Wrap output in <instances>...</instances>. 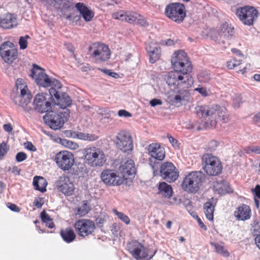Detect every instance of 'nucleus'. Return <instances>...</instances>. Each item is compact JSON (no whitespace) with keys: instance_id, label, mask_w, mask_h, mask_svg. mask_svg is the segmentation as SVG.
Segmentation results:
<instances>
[{"instance_id":"45","label":"nucleus","mask_w":260,"mask_h":260,"mask_svg":"<svg viewBox=\"0 0 260 260\" xmlns=\"http://www.w3.org/2000/svg\"><path fill=\"white\" fill-rule=\"evenodd\" d=\"M126 12L119 11L113 14L112 17L115 19H118L121 21H125L126 18Z\"/></svg>"},{"instance_id":"47","label":"nucleus","mask_w":260,"mask_h":260,"mask_svg":"<svg viewBox=\"0 0 260 260\" xmlns=\"http://www.w3.org/2000/svg\"><path fill=\"white\" fill-rule=\"evenodd\" d=\"M137 17V18L136 22L138 24L143 27H147L149 25L148 22L144 16L138 14V16Z\"/></svg>"},{"instance_id":"2","label":"nucleus","mask_w":260,"mask_h":260,"mask_svg":"<svg viewBox=\"0 0 260 260\" xmlns=\"http://www.w3.org/2000/svg\"><path fill=\"white\" fill-rule=\"evenodd\" d=\"M192 71L184 70L179 72L168 73L167 83L171 87L177 89H187L190 88L194 82L190 75Z\"/></svg>"},{"instance_id":"25","label":"nucleus","mask_w":260,"mask_h":260,"mask_svg":"<svg viewBox=\"0 0 260 260\" xmlns=\"http://www.w3.org/2000/svg\"><path fill=\"white\" fill-rule=\"evenodd\" d=\"M57 188L59 191L68 196L72 195L75 190L74 185L68 177L60 180L57 185Z\"/></svg>"},{"instance_id":"52","label":"nucleus","mask_w":260,"mask_h":260,"mask_svg":"<svg viewBox=\"0 0 260 260\" xmlns=\"http://www.w3.org/2000/svg\"><path fill=\"white\" fill-rule=\"evenodd\" d=\"M242 98L240 95H238L236 96L233 99V104L235 107L239 108L240 107V104L242 103Z\"/></svg>"},{"instance_id":"13","label":"nucleus","mask_w":260,"mask_h":260,"mask_svg":"<svg viewBox=\"0 0 260 260\" xmlns=\"http://www.w3.org/2000/svg\"><path fill=\"white\" fill-rule=\"evenodd\" d=\"M74 228L78 236L83 238L92 235L96 229L94 221L88 219L77 220Z\"/></svg>"},{"instance_id":"43","label":"nucleus","mask_w":260,"mask_h":260,"mask_svg":"<svg viewBox=\"0 0 260 260\" xmlns=\"http://www.w3.org/2000/svg\"><path fill=\"white\" fill-rule=\"evenodd\" d=\"M244 153L248 154L250 152L260 154V146H249L243 149Z\"/></svg>"},{"instance_id":"44","label":"nucleus","mask_w":260,"mask_h":260,"mask_svg":"<svg viewBox=\"0 0 260 260\" xmlns=\"http://www.w3.org/2000/svg\"><path fill=\"white\" fill-rule=\"evenodd\" d=\"M30 38L28 35L20 37L19 40V45L20 46V49L24 50L27 48L28 45L27 39Z\"/></svg>"},{"instance_id":"58","label":"nucleus","mask_w":260,"mask_h":260,"mask_svg":"<svg viewBox=\"0 0 260 260\" xmlns=\"http://www.w3.org/2000/svg\"><path fill=\"white\" fill-rule=\"evenodd\" d=\"M162 104V102L159 99H153L150 102V105L152 107H155L157 105H160Z\"/></svg>"},{"instance_id":"34","label":"nucleus","mask_w":260,"mask_h":260,"mask_svg":"<svg viewBox=\"0 0 260 260\" xmlns=\"http://www.w3.org/2000/svg\"><path fill=\"white\" fill-rule=\"evenodd\" d=\"M158 191L159 193L168 199H170L173 193V190L172 186L165 182L159 183Z\"/></svg>"},{"instance_id":"48","label":"nucleus","mask_w":260,"mask_h":260,"mask_svg":"<svg viewBox=\"0 0 260 260\" xmlns=\"http://www.w3.org/2000/svg\"><path fill=\"white\" fill-rule=\"evenodd\" d=\"M218 142L215 140H211L206 147L207 151L212 152L216 150L218 146Z\"/></svg>"},{"instance_id":"38","label":"nucleus","mask_w":260,"mask_h":260,"mask_svg":"<svg viewBox=\"0 0 260 260\" xmlns=\"http://www.w3.org/2000/svg\"><path fill=\"white\" fill-rule=\"evenodd\" d=\"M76 136L77 138L84 141H93L98 139V136L92 134H86L77 132Z\"/></svg>"},{"instance_id":"46","label":"nucleus","mask_w":260,"mask_h":260,"mask_svg":"<svg viewBox=\"0 0 260 260\" xmlns=\"http://www.w3.org/2000/svg\"><path fill=\"white\" fill-rule=\"evenodd\" d=\"M9 150V146L5 143L0 144V158H2L7 153Z\"/></svg>"},{"instance_id":"49","label":"nucleus","mask_w":260,"mask_h":260,"mask_svg":"<svg viewBox=\"0 0 260 260\" xmlns=\"http://www.w3.org/2000/svg\"><path fill=\"white\" fill-rule=\"evenodd\" d=\"M51 88H54L55 90L60 89L62 87V84L58 80L54 78H50Z\"/></svg>"},{"instance_id":"53","label":"nucleus","mask_w":260,"mask_h":260,"mask_svg":"<svg viewBox=\"0 0 260 260\" xmlns=\"http://www.w3.org/2000/svg\"><path fill=\"white\" fill-rule=\"evenodd\" d=\"M7 207L12 211L19 212L20 211V209L16 205L11 203H8L7 204Z\"/></svg>"},{"instance_id":"12","label":"nucleus","mask_w":260,"mask_h":260,"mask_svg":"<svg viewBox=\"0 0 260 260\" xmlns=\"http://www.w3.org/2000/svg\"><path fill=\"white\" fill-rule=\"evenodd\" d=\"M126 249L132 256L137 260L150 259L153 255H149V250L142 243L136 240L126 244Z\"/></svg>"},{"instance_id":"56","label":"nucleus","mask_w":260,"mask_h":260,"mask_svg":"<svg viewBox=\"0 0 260 260\" xmlns=\"http://www.w3.org/2000/svg\"><path fill=\"white\" fill-rule=\"evenodd\" d=\"M44 204V199L42 198H37L34 201L35 205L38 208H41Z\"/></svg>"},{"instance_id":"61","label":"nucleus","mask_w":260,"mask_h":260,"mask_svg":"<svg viewBox=\"0 0 260 260\" xmlns=\"http://www.w3.org/2000/svg\"><path fill=\"white\" fill-rule=\"evenodd\" d=\"M170 203L172 205H179L181 203V200L177 197H174Z\"/></svg>"},{"instance_id":"16","label":"nucleus","mask_w":260,"mask_h":260,"mask_svg":"<svg viewBox=\"0 0 260 260\" xmlns=\"http://www.w3.org/2000/svg\"><path fill=\"white\" fill-rule=\"evenodd\" d=\"M46 93H40L37 94L34 99V104H35V109L39 112L44 113L52 110L54 104L53 103L52 97L47 100V96H49Z\"/></svg>"},{"instance_id":"33","label":"nucleus","mask_w":260,"mask_h":260,"mask_svg":"<svg viewBox=\"0 0 260 260\" xmlns=\"http://www.w3.org/2000/svg\"><path fill=\"white\" fill-rule=\"evenodd\" d=\"M216 205V202L213 198H211L204 205V210L206 216L209 220H212L213 219V213L214 208Z\"/></svg>"},{"instance_id":"10","label":"nucleus","mask_w":260,"mask_h":260,"mask_svg":"<svg viewBox=\"0 0 260 260\" xmlns=\"http://www.w3.org/2000/svg\"><path fill=\"white\" fill-rule=\"evenodd\" d=\"M258 10L253 6H245L236 9V15L245 25H252L258 16Z\"/></svg>"},{"instance_id":"42","label":"nucleus","mask_w":260,"mask_h":260,"mask_svg":"<svg viewBox=\"0 0 260 260\" xmlns=\"http://www.w3.org/2000/svg\"><path fill=\"white\" fill-rule=\"evenodd\" d=\"M138 14L134 12H127L126 13V18L125 21L130 23L136 22Z\"/></svg>"},{"instance_id":"62","label":"nucleus","mask_w":260,"mask_h":260,"mask_svg":"<svg viewBox=\"0 0 260 260\" xmlns=\"http://www.w3.org/2000/svg\"><path fill=\"white\" fill-rule=\"evenodd\" d=\"M253 191L254 192L255 196L260 199V185H257Z\"/></svg>"},{"instance_id":"3","label":"nucleus","mask_w":260,"mask_h":260,"mask_svg":"<svg viewBox=\"0 0 260 260\" xmlns=\"http://www.w3.org/2000/svg\"><path fill=\"white\" fill-rule=\"evenodd\" d=\"M215 111V105L212 106L203 105L195 107L196 115L201 121L199 129L212 128L216 127Z\"/></svg>"},{"instance_id":"8","label":"nucleus","mask_w":260,"mask_h":260,"mask_svg":"<svg viewBox=\"0 0 260 260\" xmlns=\"http://www.w3.org/2000/svg\"><path fill=\"white\" fill-rule=\"evenodd\" d=\"M202 164L205 172L209 176H217L222 172L223 167L220 160L211 154L203 155Z\"/></svg>"},{"instance_id":"31","label":"nucleus","mask_w":260,"mask_h":260,"mask_svg":"<svg viewBox=\"0 0 260 260\" xmlns=\"http://www.w3.org/2000/svg\"><path fill=\"white\" fill-rule=\"evenodd\" d=\"M75 7L85 21H90L92 19L94 16V12L83 3H77Z\"/></svg>"},{"instance_id":"15","label":"nucleus","mask_w":260,"mask_h":260,"mask_svg":"<svg viewBox=\"0 0 260 260\" xmlns=\"http://www.w3.org/2000/svg\"><path fill=\"white\" fill-rule=\"evenodd\" d=\"M160 175L167 182L173 183L178 179L179 171L172 162H165L161 165Z\"/></svg>"},{"instance_id":"17","label":"nucleus","mask_w":260,"mask_h":260,"mask_svg":"<svg viewBox=\"0 0 260 260\" xmlns=\"http://www.w3.org/2000/svg\"><path fill=\"white\" fill-rule=\"evenodd\" d=\"M0 55L5 62L12 63L18 57L17 49L13 43L5 42L0 46Z\"/></svg>"},{"instance_id":"63","label":"nucleus","mask_w":260,"mask_h":260,"mask_svg":"<svg viewBox=\"0 0 260 260\" xmlns=\"http://www.w3.org/2000/svg\"><path fill=\"white\" fill-rule=\"evenodd\" d=\"M253 121L256 124H260V112L254 115Z\"/></svg>"},{"instance_id":"35","label":"nucleus","mask_w":260,"mask_h":260,"mask_svg":"<svg viewBox=\"0 0 260 260\" xmlns=\"http://www.w3.org/2000/svg\"><path fill=\"white\" fill-rule=\"evenodd\" d=\"M48 4L61 11L68 10L71 7L70 0H49Z\"/></svg>"},{"instance_id":"27","label":"nucleus","mask_w":260,"mask_h":260,"mask_svg":"<svg viewBox=\"0 0 260 260\" xmlns=\"http://www.w3.org/2000/svg\"><path fill=\"white\" fill-rule=\"evenodd\" d=\"M17 25V17L14 14L7 13L0 17V26L4 29H11Z\"/></svg>"},{"instance_id":"11","label":"nucleus","mask_w":260,"mask_h":260,"mask_svg":"<svg viewBox=\"0 0 260 260\" xmlns=\"http://www.w3.org/2000/svg\"><path fill=\"white\" fill-rule=\"evenodd\" d=\"M88 54L96 62L105 61L110 57L111 52L108 46L100 43L94 42L88 48Z\"/></svg>"},{"instance_id":"64","label":"nucleus","mask_w":260,"mask_h":260,"mask_svg":"<svg viewBox=\"0 0 260 260\" xmlns=\"http://www.w3.org/2000/svg\"><path fill=\"white\" fill-rule=\"evenodd\" d=\"M255 243L260 250V234L257 235L254 238Z\"/></svg>"},{"instance_id":"41","label":"nucleus","mask_w":260,"mask_h":260,"mask_svg":"<svg viewBox=\"0 0 260 260\" xmlns=\"http://www.w3.org/2000/svg\"><path fill=\"white\" fill-rule=\"evenodd\" d=\"M113 212L121 220L124 222L126 224H129L130 223L131 220L129 218L123 213L119 212L115 209L113 210Z\"/></svg>"},{"instance_id":"20","label":"nucleus","mask_w":260,"mask_h":260,"mask_svg":"<svg viewBox=\"0 0 260 260\" xmlns=\"http://www.w3.org/2000/svg\"><path fill=\"white\" fill-rule=\"evenodd\" d=\"M101 178L104 184L108 186H119L123 183L120 175L113 170L106 169L102 171Z\"/></svg>"},{"instance_id":"32","label":"nucleus","mask_w":260,"mask_h":260,"mask_svg":"<svg viewBox=\"0 0 260 260\" xmlns=\"http://www.w3.org/2000/svg\"><path fill=\"white\" fill-rule=\"evenodd\" d=\"M60 235L63 241L67 243L72 242L76 237L74 231L71 227L61 229L60 231Z\"/></svg>"},{"instance_id":"40","label":"nucleus","mask_w":260,"mask_h":260,"mask_svg":"<svg viewBox=\"0 0 260 260\" xmlns=\"http://www.w3.org/2000/svg\"><path fill=\"white\" fill-rule=\"evenodd\" d=\"M242 63V60L237 59L236 58H233L226 62V67L230 70H232Z\"/></svg>"},{"instance_id":"57","label":"nucleus","mask_w":260,"mask_h":260,"mask_svg":"<svg viewBox=\"0 0 260 260\" xmlns=\"http://www.w3.org/2000/svg\"><path fill=\"white\" fill-rule=\"evenodd\" d=\"M118 114L120 117H127L132 116V114L125 110H120L118 112Z\"/></svg>"},{"instance_id":"26","label":"nucleus","mask_w":260,"mask_h":260,"mask_svg":"<svg viewBox=\"0 0 260 260\" xmlns=\"http://www.w3.org/2000/svg\"><path fill=\"white\" fill-rule=\"evenodd\" d=\"M234 215L237 220H247L251 217V210L248 205L242 204L236 209Z\"/></svg>"},{"instance_id":"54","label":"nucleus","mask_w":260,"mask_h":260,"mask_svg":"<svg viewBox=\"0 0 260 260\" xmlns=\"http://www.w3.org/2000/svg\"><path fill=\"white\" fill-rule=\"evenodd\" d=\"M41 218L43 223L45 222L47 220L51 219L49 215L46 212L45 210L41 212Z\"/></svg>"},{"instance_id":"55","label":"nucleus","mask_w":260,"mask_h":260,"mask_svg":"<svg viewBox=\"0 0 260 260\" xmlns=\"http://www.w3.org/2000/svg\"><path fill=\"white\" fill-rule=\"evenodd\" d=\"M196 91H198L202 95L206 96L208 95V92L206 88L203 87H199L194 89Z\"/></svg>"},{"instance_id":"24","label":"nucleus","mask_w":260,"mask_h":260,"mask_svg":"<svg viewBox=\"0 0 260 260\" xmlns=\"http://www.w3.org/2000/svg\"><path fill=\"white\" fill-rule=\"evenodd\" d=\"M148 154L158 160H162L165 157V150L158 143H152L148 146Z\"/></svg>"},{"instance_id":"23","label":"nucleus","mask_w":260,"mask_h":260,"mask_svg":"<svg viewBox=\"0 0 260 260\" xmlns=\"http://www.w3.org/2000/svg\"><path fill=\"white\" fill-rule=\"evenodd\" d=\"M50 95L51 97H54L56 100V104L59 105L61 108H66L72 104V100L70 96L66 93L60 94L58 90H55L53 88L49 89Z\"/></svg>"},{"instance_id":"4","label":"nucleus","mask_w":260,"mask_h":260,"mask_svg":"<svg viewBox=\"0 0 260 260\" xmlns=\"http://www.w3.org/2000/svg\"><path fill=\"white\" fill-rule=\"evenodd\" d=\"M205 178L201 171H192L186 174L181 183L182 190L188 193L195 194L200 190Z\"/></svg>"},{"instance_id":"9","label":"nucleus","mask_w":260,"mask_h":260,"mask_svg":"<svg viewBox=\"0 0 260 260\" xmlns=\"http://www.w3.org/2000/svg\"><path fill=\"white\" fill-rule=\"evenodd\" d=\"M171 63L174 69L171 72L192 71L191 62L187 53L183 50H179L175 51L171 56Z\"/></svg>"},{"instance_id":"28","label":"nucleus","mask_w":260,"mask_h":260,"mask_svg":"<svg viewBox=\"0 0 260 260\" xmlns=\"http://www.w3.org/2000/svg\"><path fill=\"white\" fill-rule=\"evenodd\" d=\"M213 190L220 194L233 192L230 184L223 179L216 180L213 183Z\"/></svg>"},{"instance_id":"1","label":"nucleus","mask_w":260,"mask_h":260,"mask_svg":"<svg viewBox=\"0 0 260 260\" xmlns=\"http://www.w3.org/2000/svg\"><path fill=\"white\" fill-rule=\"evenodd\" d=\"M15 87L17 92L13 91L11 93V99L15 105L21 107L25 111H30L32 95L24 80L18 78L15 81Z\"/></svg>"},{"instance_id":"50","label":"nucleus","mask_w":260,"mask_h":260,"mask_svg":"<svg viewBox=\"0 0 260 260\" xmlns=\"http://www.w3.org/2000/svg\"><path fill=\"white\" fill-rule=\"evenodd\" d=\"M167 138H168L169 142L172 144V146L175 148H179V143L177 140L173 138L170 135H168Z\"/></svg>"},{"instance_id":"30","label":"nucleus","mask_w":260,"mask_h":260,"mask_svg":"<svg viewBox=\"0 0 260 260\" xmlns=\"http://www.w3.org/2000/svg\"><path fill=\"white\" fill-rule=\"evenodd\" d=\"M215 120L217 123V121H220L223 123H226L230 121V113L227 109L223 106L215 105Z\"/></svg>"},{"instance_id":"22","label":"nucleus","mask_w":260,"mask_h":260,"mask_svg":"<svg viewBox=\"0 0 260 260\" xmlns=\"http://www.w3.org/2000/svg\"><path fill=\"white\" fill-rule=\"evenodd\" d=\"M190 95L188 90L178 89L175 94L168 96V99L172 105L179 107L182 105L183 102L188 100Z\"/></svg>"},{"instance_id":"7","label":"nucleus","mask_w":260,"mask_h":260,"mask_svg":"<svg viewBox=\"0 0 260 260\" xmlns=\"http://www.w3.org/2000/svg\"><path fill=\"white\" fill-rule=\"evenodd\" d=\"M164 14L170 20L177 24H180L186 17V7L181 3H170L166 6Z\"/></svg>"},{"instance_id":"51","label":"nucleus","mask_w":260,"mask_h":260,"mask_svg":"<svg viewBox=\"0 0 260 260\" xmlns=\"http://www.w3.org/2000/svg\"><path fill=\"white\" fill-rule=\"evenodd\" d=\"M27 157L26 154L23 152H18L16 156V160L18 162L24 160Z\"/></svg>"},{"instance_id":"6","label":"nucleus","mask_w":260,"mask_h":260,"mask_svg":"<svg viewBox=\"0 0 260 260\" xmlns=\"http://www.w3.org/2000/svg\"><path fill=\"white\" fill-rule=\"evenodd\" d=\"M70 110L66 109L62 112H56L51 110L46 113L43 117L45 123L54 130L61 129L70 117Z\"/></svg>"},{"instance_id":"59","label":"nucleus","mask_w":260,"mask_h":260,"mask_svg":"<svg viewBox=\"0 0 260 260\" xmlns=\"http://www.w3.org/2000/svg\"><path fill=\"white\" fill-rule=\"evenodd\" d=\"M226 32L227 34H228L229 36H232L234 32V28H232L231 27L226 26V27L224 28L223 33H224V35H226Z\"/></svg>"},{"instance_id":"19","label":"nucleus","mask_w":260,"mask_h":260,"mask_svg":"<svg viewBox=\"0 0 260 260\" xmlns=\"http://www.w3.org/2000/svg\"><path fill=\"white\" fill-rule=\"evenodd\" d=\"M118 173L123 182L124 180H132L136 173V168L134 160L128 159L122 161L118 168Z\"/></svg>"},{"instance_id":"5","label":"nucleus","mask_w":260,"mask_h":260,"mask_svg":"<svg viewBox=\"0 0 260 260\" xmlns=\"http://www.w3.org/2000/svg\"><path fill=\"white\" fill-rule=\"evenodd\" d=\"M83 157L85 163L91 167H102L106 161L104 151L94 146L84 149Z\"/></svg>"},{"instance_id":"36","label":"nucleus","mask_w":260,"mask_h":260,"mask_svg":"<svg viewBox=\"0 0 260 260\" xmlns=\"http://www.w3.org/2000/svg\"><path fill=\"white\" fill-rule=\"evenodd\" d=\"M47 182L43 177L36 176L34 177V187L35 189L43 192L46 190Z\"/></svg>"},{"instance_id":"60","label":"nucleus","mask_w":260,"mask_h":260,"mask_svg":"<svg viewBox=\"0 0 260 260\" xmlns=\"http://www.w3.org/2000/svg\"><path fill=\"white\" fill-rule=\"evenodd\" d=\"M3 128L6 132L8 133L11 132L13 130L12 125L10 123L4 124L3 125Z\"/></svg>"},{"instance_id":"39","label":"nucleus","mask_w":260,"mask_h":260,"mask_svg":"<svg viewBox=\"0 0 260 260\" xmlns=\"http://www.w3.org/2000/svg\"><path fill=\"white\" fill-rule=\"evenodd\" d=\"M211 245L213 246L215 248V251L224 257H229L230 256V253L226 249L223 245L219 243H212Z\"/></svg>"},{"instance_id":"14","label":"nucleus","mask_w":260,"mask_h":260,"mask_svg":"<svg viewBox=\"0 0 260 260\" xmlns=\"http://www.w3.org/2000/svg\"><path fill=\"white\" fill-rule=\"evenodd\" d=\"M117 148L123 152H131L133 149V140L131 134L126 131H121L115 140Z\"/></svg>"},{"instance_id":"29","label":"nucleus","mask_w":260,"mask_h":260,"mask_svg":"<svg viewBox=\"0 0 260 260\" xmlns=\"http://www.w3.org/2000/svg\"><path fill=\"white\" fill-rule=\"evenodd\" d=\"M149 56V61L153 63L158 60L161 56L160 47L156 44L150 43L146 47Z\"/></svg>"},{"instance_id":"21","label":"nucleus","mask_w":260,"mask_h":260,"mask_svg":"<svg viewBox=\"0 0 260 260\" xmlns=\"http://www.w3.org/2000/svg\"><path fill=\"white\" fill-rule=\"evenodd\" d=\"M50 78L45 73L44 69L34 63V79L39 86L44 87H50Z\"/></svg>"},{"instance_id":"18","label":"nucleus","mask_w":260,"mask_h":260,"mask_svg":"<svg viewBox=\"0 0 260 260\" xmlns=\"http://www.w3.org/2000/svg\"><path fill=\"white\" fill-rule=\"evenodd\" d=\"M57 166L63 171H68L71 169L75 161L73 154L68 151H61L55 157Z\"/></svg>"},{"instance_id":"37","label":"nucleus","mask_w":260,"mask_h":260,"mask_svg":"<svg viewBox=\"0 0 260 260\" xmlns=\"http://www.w3.org/2000/svg\"><path fill=\"white\" fill-rule=\"evenodd\" d=\"M81 205L77 209V212L79 215L83 216L86 215L90 210V207L88 201L85 200L81 202Z\"/></svg>"}]
</instances>
